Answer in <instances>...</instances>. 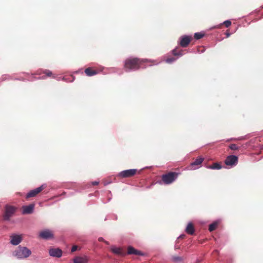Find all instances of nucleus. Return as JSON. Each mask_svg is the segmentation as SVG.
<instances>
[{"mask_svg":"<svg viewBox=\"0 0 263 263\" xmlns=\"http://www.w3.org/2000/svg\"><path fill=\"white\" fill-rule=\"evenodd\" d=\"M44 73H45L47 77H51L52 76V73L51 71L46 70L44 71Z\"/></svg>","mask_w":263,"mask_h":263,"instance_id":"obj_25","label":"nucleus"},{"mask_svg":"<svg viewBox=\"0 0 263 263\" xmlns=\"http://www.w3.org/2000/svg\"><path fill=\"white\" fill-rule=\"evenodd\" d=\"M229 147L232 150H237L238 149V146L235 144H232L229 146Z\"/></svg>","mask_w":263,"mask_h":263,"instance_id":"obj_23","label":"nucleus"},{"mask_svg":"<svg viewBox=\"0 0 263 263\" xmlns=\"http://www.w3.org/2000/svg\"><path fill=\"white\" fill-rule=\"evenodd\" d=\"M173 261L175 262L181 261L182 259V258L179 256H174L173 257Z\"/></svg>","mask_w":263,"mask_h":263,"instance_id":"obj_24","label":"nucleus"},{"mask_svg":"<svg viewBox=\"0 0 263 263\" xmlns=\"http://www.w3.org/2000/svg\"><path fill=\"white\" fill-rule=\"evenodd\" d=\"M78 246H73L71 248V252H73L77 250Z\"/></svg>","mask_w":263,"mask_h":263,"instance_id":"obj_28","label":"nucleus"},{"mask_svg":"<svg viewBox=\"0 0 263 263\" xmlns=\"http://www.w3.org/2000/svg\"><path fill=\"white\" fill-rule=\"evenodd\" d=\"M98 184H99V182H98V181H93L92 182V185H98Z\"/></svg>","mask_w":263,"mask_h":263,"instance_id":"obj_29","label":"nucleus"},{"mask_svg":"<svg viewBox=\"0 0 263 263\" xmlns=\"http://www.w3.org/2000/svg\"><path fill=\"white\" fill-rule=\"evenodd\" d=\"M179 174V173L170 172L162 175V181L165 184H171L177 179Z\"/></svg>","mask_w":263,"mask_h":263,"instance_id":"obj_3","label":"nucleus"},{"mask_svg":"<svg viewBox=\"0 0 263 263\" xmlns=\"http://www.w3.org/2000/svg\"><path fill=\"white\" fill-rule=\"evenodd\" d=\"M218 223L217 222H214L210 224L209 225V231L212 232V231L215 230L217 228V227L218 226Z\"/></svg>","mask_w":263,"mask_h":263,"instance_id":"obj_21","label":"nucleus"},{"mask_svg":"<svg viewBox=\"0 0 263 263\" xmlns=\"http://www.w3.org/2000/svg\"><path fill=\"white\" fill-rule=\"evenodd\" d=\"M49 254L53 257H60L62 256V251L58 248L51 249L49 250Z\"/></svg>","mask_w":263,"mask_h":263,"instance_id":"obj_13","label":"nucleus"},{"mask_svg":"<svg viewBox=\"0 0 263 263\" xmlns=\"http://www.w3.org/2000/svg\"><path fill=\"white\" fill-rule=\"evenodd\" d=\"M185 232L190 235H193L195 232V228L192 223H189L186 226Z\"/></svg>","mask_w":263,"mask_h":263,"instance_id":"obj_16","label":"nucleus"},{"mask_svg":"<svg viewBox=\"0 0 263 263\" xmlns=\"http://www.w3.org/2000/svg\"><path fill=\"white\" fill-rule=\"evenodd\" d=\"M172 53L175 56H182L183 54V50L176 48L172 50Z\"/></svg>","mask_w":263,"mask_h":263,"instance_id":"obj_20","label":"nucleus"},{"mask_svg":"<svg viewBox=\"0 0 263 263\" xmlns=\"http://www.w3.org/2000/svg\"><path fill=\"white\" fill-rule=\"evenodd\" d=\"M207 168L212 170H220L222 168V166L218 163H214L212 165L208 166Z\"/></svg>","mask_w":263,"mask_h":263,"instance_id":"obj_19","label":"nucleus"},{"mask_svg":"<svg viewBox=\"0 0 263 263\" xmlns=\"http://www.w3.org/2000/svg\"><path fill=\"white\" fill-rule=\"evenodd\" d=\"M175 60H176V59H175L174 58H170L167 59L166 60V62L167 63H171L175 61Z\"/></svg>","mask_w":263,"mask_h":263,"instance_id":"obj_27","label":"nucleus"},{"mask_svg":"<svg viewBox=\"0 0 263 263\" xmlns=\"http://www.w3.org/2000/svg\"><path fill=\"white\" fill-rule=\"evenodd\" d=\"M203 160H204V159L201 157L196 159L194 162H193L191 163V166L192 167L191 168V170L195 169V168L193 167L194 166L201 165V163H202V162L203 161Z\"/></svg>","mask_w":263,"mask_h":263,"instance_id":"obj_18","label":"nucleus"},{"mask_svg":"<svg viewBox=\"0 0 263 263\" xmlns=\"http://www.w3.org/2000/svg\"><path fill=\"white\" fill-rule=\"evenodd\" d=\"M104 242L105 243L106 245H109V242L106 240H104Z\"/></svg>","mask_w":263,"mask_h":263,"instance_id":"obj_31","label":"nucleus"},{"mask_svg":"<svg viewBox=\"0 0 263 263\" xmlns=\"http://www.w3.org/2000/svg\"><path fill=\"white\" fill-rule=\"evenodd\" d=\"M44 185H42L39 187H37L34 190L30 191L26 195V198L29 199L31 197H35L37 194L41 193L45 188Z\"/></svg>","mask_w":263,"mask_h":263,"instance_id":"obj_5","label":"nucleus"},{"mask_svg":"<svg viewBox=\"0 0 263 263\" xmlns=\"http://www.w3.org/2000/svg\"><path fill=\"white\" fill-rule=\"evenodd\" d=\"M74 263H87V259L85 257L77 256L73 259Z\"/></svg>","mask_w":263,"mask_h":263,"instance_id":"obj_17","label":"nucleus"},{"mask_svg":"<svg viewBox=\"0 0 263 263\" xmlns=\"http://www.w3.org/2000/svg\"><path fill=\"white\" fill-rule=\"evenodd\" d=\"M148 62L147 59H141L137 58L127 59L124 62L126 71L137 70L141 67L143 63Z\"/></svg>","mask_w":263,"mask_h":263,"instance_id":"obj_1","label":"nucleus"},{"mask_svg":"<svg viewBox=\"0 0 263 263\" xmlns=\"http://www.w3.org/2000/svg\"><path fill=\"white\" fill-rule=\"evenodd\" d=\"M39 236L45 239H48L53 238V234L52 231L49 230L43 231L40 233Z\"/></svg>","mask_w":263,"mask_h":263,"instance_id":"obj_9","label":"nucleus"},{"mask_svg":"<svg viewBox=\"0 0 263 263\" xmlns=\"http://www.w3.org/2000/svg\"><path fill=\"white\" fill-rule=\"evenodd\" d=\"M137 172L136 169L126 170L121 172L119 176L122 178H129L134 176Z\"/></svg>","mask_w":263,"mask_h":263,"instance_id":"obj_6","label":"nucleus"},{"mask_svg":"<svg viewBox=\"0 0 263 263\" xmlns=\"http://www.w3.org/2000/svg\"><path fill=\"white\" fill-rule=\"evenodd\" d=\"M34 208V204H30L28 205L23 206L22 207L23 214H29L33 212Z\"/></svg>","mask_w":263,"mask_h":263,"instance_id":"obj_12","label":"nucleus"},{"mask_svg":"<svg viewBox=\"0 0 263 263\" xmlns=\"http://www.w3.org/2000/svg\"><path fill=\"white\" fill-rule=\"evenodd\" d=\"M238 158L237 156L234 155H230L228 156L225 160V164L229 166H233L237 164Z\"/></svg>","mask_w":263,"mask_h":263,"instance_id":"obj_7","label":"nucleus"},{"mask_svg":"<svg viewBox=\"0 0 263 263\" xmlns=\"http://www.w3.org/2000/svg\"><path fill=\"white\" fill-rule=\"evenodd\" d=\"M204 36V33L202 32H197L194 34V38L196 40H199Z\"/></svg>","mask_w":263,"mask_h":263,"instance_id":"obj_22","label":"nucleus"},{"mask_svg":"<svg viewBox=\"0 0 263 263\" xmlns=\"http://www.w3.org/2000/svg\"><path fill=\"white\" fill-rule=\"evenodd\" d=\"M111 251L114 254L119 255L121 256H125L126 254V253L121 248L112 247L111 248Z\"/></svg>","mask_w":263,"mask_h":263,"instance_id":"obj_14","label":"nucleus"},{"mask_svg":"<svg viewBox=\"0 0 263 263\" xmlns=\"http://www.w3.org/2000/svg\"><path fill=\"white\" fill-rule=\"evenodd\" d=\"M31 254V251L25 247L19 246L13 252V255L18 259L26 258Z\"/></svg>","mask_w":263,"mask_h":263,"instance_id":"obj_2","label":"nucleus"},{"mask_svg":"<svg viewBox=\"0 0 263 263\" xmlns=\"http://www.w3.org/2000/svg\"><path fill=\"white\" fill-rule=\"evenodd\" d=\"M231 22L229 20L223 22V24L226 27H229L231 25Z\"/></svg>","mask_w":263,"mask_h":263,"instance_id":"obj_26","label":"nucleus"},{"mask_svg":"<svg viewBox=\"0 0 263 263\" xmlns=\"http://www.w3.org/2000/svg\"><path fill=\"white\" fill-rule=\"evenodd\" d=\"M10 242L12 245L16 246L22 240V237L21 235L13 234L10 236Z\"/></svg>","mask_w":263,"mask_h":263,"instance_id":"obj_10","label":"nucleus"},{"mask_svg":"<svg viewBox=\"0 0 263 263\" xmlns=\"http://www.w3.org/2000/svg\"><path fill=\"white\" fill-rule=\"evenodd\" d=\"M184 237V235H181V236H180V237H181V238H183Z\"/></svg>","mask_w":263,"mask_h":263,"instance_id":"obj_32","label":"nucleus"},{"mask_svg":"<svg viewBox=\"0 0 263 263\" xmlns=\"http://www.w3.org/2000/svg\"><path fill=\"white\" fill-rule=\"evenodd\" d=\"M85 73L86 76L91 77L97 74L98 73V71L93 68L88 67L85 69Z\"/></svg>","mask_w":263,"mask_h":263,"instance_id":"obj_15","label":"nucleus"},{"mask_svg":"<svg viewBox=\"0 0 263 263\" xmlns=\"http://www.w3.org/2000/svg\"><path fill=\"white\" fill-rule=\"evenodd\" d=\"M127 254L128 255H135L139 256H144V254L138 250H136L134 247L132 246H129L127 248Z\"/></svg>","mask_w":263,"mask_h":263,"instance_id":"obj_11","label":"nucleus"},{"mask_svg":"<svg viewBox=\"0 0 263 263\" xmlns=\"http://www.w3.org/2000/svg\"><path fill=\"white\" fill-rule=\"evenodd\" d=\"M192 39V37L191 36H182L180 37L179 45L182 47H186L191 42Z\"/></svg>","mask_w":263,"mask_h":263,"instance_id":"obj_8","label":"nucleus"},{"mask_svg":"<svg viewBox=\"0 0 263 263\" xmlns=\"http://www.w3.org/2000/svg\"><path fill=\"white\" fill-rule=\"evenodd\" d=\"M98 240H99V241H102V242H104L105 240H104V239H103V238H102V237H99V238H98Z\"/></svg>","mask_w":263,"mask_h":263,"instance_id":"obj_30","label":"nucleus"},{"mask_svg":"<svg viewBox=\"0 0 263 263\" xmlns=\"http://www.w3.org/2000/svg\"><path fill=\"white\" fill-rule=\"evenodd\" d=\"M16 208L11 205H7L5 206V212L4 215V218L6 220H9L11 217L15 213Z\"/></svg>","mask_w":263,"mask_h":263,"instance_id":"obj_4","label":"nucleus"}]
</instances>
